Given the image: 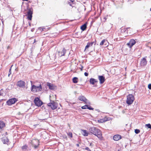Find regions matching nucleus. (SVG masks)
<instances>
[{"instance_id": "obj_1", "label": "nucleus", "mask_w": 151, "mask_h": 151, "mask_svg": "<svg viewBox=\"0 0 151 151\" xmlns=\"http://www.w3.org/2000/svg\"><path fill=\"white\" fill-rule=\"evenodd\" d=\"M89 131L91 133L96 136L99 138L101 139L102 138L101 132L97 127H90Z\"/></svg>"}, {"instance_id": "obj_2", "label": "nucleus", "mask_w": 151, "mask_h": 151, "mask_svg": "<svg viewBox=\"0 0 151 151\" xmlns=\"http://www.w3.org/2000/svg\"><path fill=\"white\" fill-rule=\"evenodd\" d=\"M134 100V96L132 94H129L127 96L126 103L129 105H130L133 103Z\"/></svg>"}, {"instance_id": "obj_3", "label": "nucleus", "mask_w": 151, "mask_h": 151, "mask_svg": "<svg viewBox=\"0 0 151 151\" xmlns=\"http://www.w3.org/2000/svg\"><path fill=\"white\" fill-rule=\"evenodd\" d=\"M47 105L50 107L52 110H54L57 108L58 104L54 101L50 100V102L47 104Z\"/></svg>"}, {"instance_id": "obj_4", "label": "nucleus", "mask_w": 151, "mask_h": 151, "mask_svg": "<svg viewBox=\"0 0 151 151\" xmlns=\"http://www.w3.org/2000/svg\"><path fill=\"white\" fill-rule=\"evenodd\" d=\"M31 143L35 149H36L39 145V141L37 139H33L31 141Z\"/></svg>"}, {"instance_id": "obj_5", "label": "nucleus", "mask_w": 151, "mask_h": 151, "mask_svg": "<svg viewBox=\"0 0 151 151\" xmlns=\"http://www.w3.org/2000/svg\"><path fill=\"white\" fill-rule=\"evenodd\" d=\"M32 91L33 92H37L40 91L42 89V87L40 84L39 86H36L35 85L32 86Z\"/></svg>"}, {"instance_id": "obj_6", "label": "nucleus", "mask_w": 151, "mask_h": 151, "mask_svg": "<svg viewBox=\"0 0 151 151\" xmlns=\"http://www.w3.org/2000/svg\"><path fill=\"white\" fill-rule=\"evenodd\" d=\"M34 102L35 105L38 106H41L43 104L42 101L38 97H36L35 99Z\"/></svg>"}, {"instance_id": "obj_7", "label": "nucleus", "mask_w": 151, "mask_h": 151, "mask_svg": "<svg viewBox=\"0 0 151 151\" xmlns=\"http://www.w3.org/2000/svg\"><path fill=\"white\" fill-rule=\"evenodd\" d=\"M17 85L20 88H24L25 87V83L24 81L20 80L17 82Z\"/></svg>"}, {"instance_id": "obj_8", "label": "nucleus", "mask_w": 151, "mask_h": 151, "mask_svg": "<svg viewBox=\"0 0 151 151\" xmlns=\"http://www.w3.org/2000/svg\"><path fill=\"white\" fill-rule=\"evenodd\" d=\"M17 101V99L15 98L9 99L6 101V103L8 105H11L14 104Z\"/></svg>"}, {"instance_id": "obj_9", "label": "nucleus", "mask_w": 151, "mask_h": 151, "mask_svg": "<svg viewBox=\"0 0 151 151\" xmlns=\"http://www.w3.org/2000/svg\"><path fill=\"white\" fill-rule=\"evenodd\" d=\"M136 43L134 39H131L129 42L127 44L128 47L131 48Z\"/></svg>"}, {"instance_id": "obj_10", "label": "nucleus", "mask_w": 151, "mask_h": 151, "mask_svg": "<svg viewBox=\"0 0 151 151\" xmlns=\"http://www.w3.org/2000/svg\"><path fill=\"white\" fill-rule=\"evenodd\" d=\"M32 10L31 9H28L27 14V18L29 20H31L32 17Z\"/></svg>"}, {"instance_id": "obj_11", "label": "nucleus", "mask_w": 151, "mask_h": 151, "mask_svg": "<svg viewBox=\"0 0 151 151\" xmlns=\"http://www.w3.org/2000/svg\"><path fill=\"white\" fill-rule=\"evenodd\" d=\"M147 61L145 58H143L140 61V64L142 66H143L146 65L147 63Z\"/></svg>"}, {"instance_id": "obj_12", "label": "nucleus", "mask_w": 151, "mask_h": 151, "mask_svg": "<svg viewBox=\"0 0 151 151\" xmlns=\"http://www.w3.org/2000/svg\"><path fill=\"white\" fill-rule=\"evenodd\" d=\"M98 79L100 81V83L101 84L103 83L105 80V77L102 76H99Z\"/></svg>"}, {"instance_id": "obj_13", "label": "nucleus", "mask_w": 151, "mask_h": 151, "mask_svg": "<svg viewBox=\"0 0 151 151\" xmlns=\"http://www.w3.org/2000/svg\"><path fill=\"white\" fill-rule=\"evenodd\" d=\"M121 138V136L119 134L115 135L113 137V139L115 141H118Z\"/></svg>"}, {"instance_id": "obj_14", "label": "nucleus", "mask_w": 151, "mask_h": 151, "mask_svg": "<svg viewBox=\"0 0 151 151\" xmlns=\"http://www.w3.org/2000/svg\"><path fill=\"white\" fill-rule=\"evenodd\" d=\"M94 43V42H88L87 45L86 46L84 51L86 50L89 47L92 46Z\"/></svg>"}, {"instance_id": "obj_15", "label": "nucleus", "mask_w": 151, "mask_h": 151, "mask_svg": "<svg viewBox=\"0 0 151 151\" xmlns=\"http://www.w3.org/2000/svg\"><path fill=\"white\" fill-rule=\"evenodd\" d=\"M66 52V50L63 48L62 51H59L58 52L59 55L60 56L64 55Z\"/></svg>"}, {"instance_id": "obj_16", "label": "nucleus", "mask_w": 151, "mask_h": 151, "mask_svg": "<svg viewBox=\"0 0 151 151\" xmlns=\"http://www.w3.org/2000/svg\"><path fill=\"white\" fill-rule=\"evenodd\" d=\"M2 141L4 144H7L9 142V139L6 137H4L2 138Z\"/></svg>"}, {"instance_id": "obj_17", "label": "nucleus", "mask_w": 151, "mask_h": 151, "mask_svg": "<svg viewBox=\"0 0 151 151\" xmlns=\"http://www.w3.org/2000/svg\"><path fill=\"white\" fill-rule=\"evenodd\" d=\"M81 131H82L81 133L83 136H87L88 135V133L86 130L82 129Z\"/></svg>"}, {"instance_id": "obj_18", "label": "nucleus", "mask_w": 151, "mask_h": 151, "mask_svg": "<svg viewBox=\"0 0 151 151\" xmlns=\"http://www.w3.org/2000/svg\"><path fill=\"white\" fill-rule=\"evenodd\" d=\"M107 42H108L107 40L104 39L100 42V45H104L105 46H107Z\"/></svg>"}, {"instance_id": "obj_19", "label": "nucleus", "mask_w": 151, "mask_h": 151, "mask_svg": "<svg viewBox=\"0 0 151 151\" xmlns=\"http://www.w3.org/2000/svg\"><path fill=\"white\" fill-rule=\"evenodd\" d=\"M90 83L91 84L94 85L95 83L97 82V81L95 79L91 78L90 80Z\"/></svg>"}, {"instance_id": "obj_20", "label": "nucleus", "mask_w": 151, "mask_h": 151, "mask_svg": "<svg viewBox=\"0 0 151 151\" xmlns=\"http://www.w3.org/2000/svg\"><path fill=\"white\" fill-rule=\"evenodd\" d=\"M78 99L80 101H83V102H85V101L87 100L86 98L83 96H80L78 98Z\"/></svg>"}, {"instance_id": "obj_21", "label": "nucleus", "mask_w": 151, "mask_h": 151, "mask_svg": "<svg viewBox=\"0 0 151 151\" xmlns=\"http://www.w3.org/2000/svg\"><path fill=\"white\" fill-rule=\"evenodd\" d=\"M108 118H105L102 119H101L99 120L98 121L99 122L101 123L104 122L108 121Z\"/></svg>"}, {"instance_id": "obj_22", "label": "nucleus", "mask_w": 151, "mask_h": 151, "mask_svg": "<svg viewBox=\"0 0 151 151\" xmlns=\"http://www.w3.org/2000/svg\"><path fill=\"white\" fill-rule=\"evenodd\" d=\"M47 85L49 87L50 89L53 90L55 88V87L52 84H51L50 83H48Z\"/></svg>"}, {"instance_id": "obj_23", "label": "nucleus", "mask_w": 151, "mask_h": 151, "mask_svg": "<svg viewBox=\"0 0 151 151\" xmlns=\"http://www.w3.org/2000/svg\"><path fill=\"white\" fill-rule=\"evenodd\" d=\"M5 124L3 121H0V129H2L5 127Z\"/></svg>"}, {"instance_id": "obj_24", "label": "nucleus", "mask_w": 151, "mask_h": 151, "mask_svg": "<svg viewBox=\"0 0 151 151\" xmlns=\"http://www.w3.org/2000/svg\"><path fill=\"white\" fill-rule=\"evenodd\" d=\"M86 28V24H85L81 26V29L83 31L85 30Z\"/></svg>"}, {"instance_id": "obj_25", "label": "nucleus", "mask_w": 151, "mask_h": 151, "mask_svg": "<svg viewBox=\"0 0 151 151\" xmlns=\"http://www.w3.org/2000/svg\"><path fill=\"white\" fill-rule=\"evenodd\" d=\"M78 78L76 77H74L73 78V82L74 83H76L78 82Z\"/></svg>"}, {"instance_id": "obj_26", "label": "nucleus", "mask_w": 151, "mask_h": 151, "mask_svg": "<svg viewBox=\"0 0 151 151\" xmlns=\"http://www.w3.org/2000/svg\"><path fill=\"white\" fill-rule=\"evenodd\" d=\"M67 135L70 138H72L73 137V134L71 132H69L67 133Z\"/></svg>"}, {"instance_id": "obj_27", "label": "nucleus", "mask_w": 151, "mask_h": 151, "mask_svg": "<svg viewBox=\"0 0 151 151\" xmlns=\"http://www.w3.org/2000/svg\"><path fill=\"white\" fill-rule=\"evenodd\" d=\"M87 107H88V105H86L83 106H82L81 108L82 109H87Z\"/></svg>"}, {"instance_id": "obj_28", "label": "nucleus", "mask_w": 151, "mask_h": 151, "mask_svg": "<svg viewBox=\"0 0 151 151\" xmlns=\"http://www.w3.org/2000/svg\"><path fill=\"white\" fill-rule=\"evenodd\" d=\"M145 126H146L148 128L151 129V125L150 124H146Z\"/></svg>"}, {"instance_id": "obj_29", "label": "nucleus", "mask_w": 151, "mask_h": 151, "mask_svg": "<svg viewBox=\"0 0 151 151\" xmlns=\"http://www.w3.org/2000/svg\"><path fill=\"white\" fill-rule=\"evenodd\" d=\"M27 146L26 145H25L22 147V150H26L27 149Z\"/></svg>"}, {"instance_id": "obj_30", "label": "nucleus", "mask_w": 151, "mask_h": 151, "mask_svg": "<svg viewBox=\"0 0 151 151\" xmlns=\"http://www.w3.org/2000/svg\"><path fill=\"white\" fill-rule=\"evenodd\" d=\"M87 109H88L89 110H93L94 109V108L91 107L90 106H89L88 105V107Z\"/></svg>"}, {"instance_id": "obj_31", "label": "nucleus", "mask_w": 151, "mask_h": 151, "mask_svg": "<svg viewBox=\"0 0 151 151\" xmlns=\"http://www.w3.org/2000/svg\"><path fill=\"white\" fill-rule=\"evenodd\" d=\"M135 132L136 134H138L140 132V130L138 129H136L135 130Z\"/></svg>"}, {"instance_id": "obj_32", "label": "nucleus", "mask_w": 151, "mask_h": 151, "mask_svg": "<svg viewBox=\"0 0 151 151\" xmlns=\"http://www.w3.org/2000/svg\"><path fill=\"white\" fill-rule=\"evenodd\" d=\"M4 91L2 89H1L0 90V96L2 95L3 94Z\"/></svg>"}, {"instance_id": "obj_33", "label": "nucleus", "mask_w": 151, "mask_h": 151, "mask_svg": "<svg viewBox=\"0 0 151 151\" xmlns=\"http://www.w3.org/2000/svg\"><path fill=\"white\" fill-rule=\"evenodd\" d=\"M44 29V28L42 27H40L38 29L41 31L42 32L43 31V29Z\"/></svg>"}, {"instance_id": "obj_34", "label": "nucleus", "mask_w": 151, "mask_h": 151, "mask_svg": "<svg viewBox=\"0 0 151 151\" xmlns=\"http://www.w3.org/2000/svg\"><path fill=\"white\" fill-rule=\"evenodd\" d=\"M85 101V102H85L87 104H91L89 101H88L87 99V100L86 101Z\"/></svg>"}, {"instance_id": "obj_35", "label": "nucleus", "mask_w": 151, "mask_h": 151, "mask_svg": "<svg viewBox=\"0 0 151 151\" xmlns=\"http://www.w3.org/2000/svg\"><path fill=\"white\" fill-rule=\"evenodd\" d=\"M11 74V68L9 69V74H8V76L9 77L10 75Z\"/></svg>"}, {"instance_id": "obj_36", "label": "nucleus", "mask_w": 151, "mask_h": 151, "mask_svg": "<svg viewBox=\"0 0 151 151\" xmlns=\"http://www.w3.org/2000/svg\"><path fill=\"white\" fill-rule=\"evenodd\" d=\"M148 88L150 89H151V84H149L148 85Z\"/></svg>"}, {"instance_id": "obj_37", "label": "nucleus", "mask_w": 151, "mask_h": 151, "mask_svg": "<svg viewBox=\"0 0 151 151\" xmlns=\"http://www.w3.org/2000/svg\"><path fill=\"white\" fill-rule=\"evenodd\" d=\"M85 149L88 150V151H91V150L89 149L88 147H86L85 148Z\"/></svg>"}, {"instance_id": "obj_38", "label": "nucleus", "mask_w": 151, "mask_h": 151, "mask_svg": "<svg viewBox=\"0 0 151 151\" xmlns=\"http://www.w3.org/2000/svg\"><path fill=\"white\" fill-rule=\"evenodd\" d=\"M84 75L86 76H88V73L87 72H85L84 73Z\"/></svg>"}, {"instance_id": "obj_39", "label": "nucleus", "mask_w": 151, "mask_h": 151, "mask_svg": "<svg viewBox=\"0 0 151 151\" xmlns=\"http://www.w3.org/2000/svg\"><path fill=\"white\" fill-rule=\"evenodd\" d=\"M83 66H81V71H82V69H83Z\"/></svg>"}, {"instance_id": "obj_40", "label": "nucleus", "mask_w": 151, "mask_h": 151, "mask_svg": "<svg viewBox=\"0 0 151 151\" xmlns=\"http://www.w3.org/2000/svg\"><path fill=\"white\" fill-rule=\"evenodd\" d=\"M70 0V1H71V2H73V0Z\"/></svg>"}, {"instance_id": "obj_41", "label": "nucleus", "mask_w": 151, "mask_h": 151, "mask_svg": "<svg viewBox=\"0 0 151 151\" xmlns=\"http://www.w3.org/2000/svg\"><path fill=\"white\" fill-rule=\"evenodd\" d=\"M22 0L23 1H28V0Z\"/></svg>"}, {"instance_id": "obj_42", "label": "nucleus", "mask_w": 151, "mask_h": 151, "mask_svg": "<svg viewBox=\"0 0 151 151\" xmlns=\"http://www.w3.org/2000/svg\"><path fill=\"white\" fill-rule=\"evenodd\" d=\"M92 145V143H91L90 144V146H91V145Z\"/></svg>"}, {"instance_id": "obj_43", "label": "nucleus", "mask_w": 151, "mask_h": 151, "mask_svg": "<svg viewBox=\"0 0 151 151\" xmlns=\"http://www.w3.org/2000/svg\"><path fill=\"white\" fill-rule=\"evenodd\" d=\"M77 146H79V145L78 144H77Z\"/></svg>"}, {"instance_id": "obj_44", "label": "nucleus", "mask_w": 151, "mask_h": 151, "mask_svg": "<svg viewBox=\"0 0 151 151\" xmlns=\"http://www.w3.org/2000/svg\"><path fill=\"white\" fill-rule=\"evenodd\" d=\"M36 42V40H35V39L34 42Z\"/></svg>"}, {"instance_id": "obj_45", "label": "nucleus", "mask_w": 151, "mask_h": 151, "mask_svg": "<svg viewBox=\"0 0 151 151\" xmlns=\"http://www.w3.org/2000/svg\"><path fill=\"white\" fill-rule=\"evenodd\" d=\"M117 151H121L120 150H119Z\"/></svg>"}, {"instance_id": "obj_46", "label": "nucleus", "mask_w": 151, "mask_h": 151, "mask_svg": "<svg viewBox=\"0 0 151 151\" xmlns=\"http://www.w3.org/2000/svg\"><path fill=\"white\" fill-rule=\"evenodd\" d=\"M29 25H30V23H29Z\"/></svg>"}, {"instance_id": "obj_47", "label": "nucleus", "mask_w": 151, "mask_h": 151, "mask_svg": "<svg viewBox=\"0 0 151 151\" xmlns=\"http://www.w3.org/2000/svg\"><path fill=\"white\" fill-rule=\"evenodd\" d=\"M150 10L151 11V8L150 9Z\"/></svg>"}]
</instances>
